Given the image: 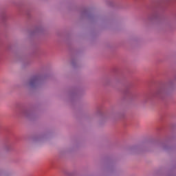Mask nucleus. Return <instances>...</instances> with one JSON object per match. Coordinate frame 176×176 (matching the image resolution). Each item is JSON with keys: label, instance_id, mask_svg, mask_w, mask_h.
Instances as JSON below:
<instances>
[{"label": "nucleus", "instance_id": "nucleus-1", "mask_svg": "<svg viewBox=\"0 0 176 176\" xmlns=\"http://www.w3.org/2000/svg\"><path fill=\"white\" fill-rule=\"evenodd\" d=\"M34 80H36V78H34Z\"/></svg>", "mask_w": 176, "mask_h": 176}]
</instances>
